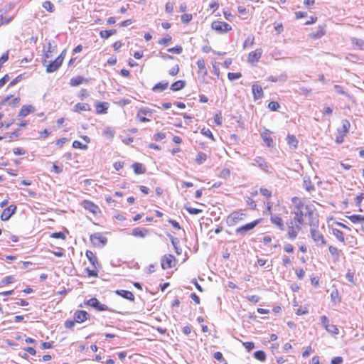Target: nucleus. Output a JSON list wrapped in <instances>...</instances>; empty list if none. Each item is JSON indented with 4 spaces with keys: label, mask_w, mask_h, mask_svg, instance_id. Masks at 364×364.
<instances>
[{
    "label": "nucleus",
    "mask_w": 364,
    "mask_h": 364,
    "mask_svg": "<svg viewBox=\"0 0 364 364\" xmlns=\"http://www.w3.org/2000/svg\"><path fill=\"white\" fill-rule=\"evenodd\" d=\"M115 293L117 295H119L130 301H134V296L132 294V292L130 291L120 289V290H117L115 291Z\"/></svg>",
    "instance_id": "16"
},
{
    "label": "nucleus",
    "mask_w": 364,
    "mask_h": 364,
    "mask_svg": "<svg viewBox=\"0 0 364 364\" xmlns=\"http://www.w3.org/2000/svg\"><path fill=\"white\" fill-rule=\"evenodd\" d=\"M303 186L309 193H311V191L314 190V184L311 182L309 178H306V177L304 178Z\"/></svg>",
    "instance_id": "34"
},
{
    "label": "nucleus",
    "mask_w": 364,
    "mask_h": 364,
    "mask_svg": "<svg viewBox=\"0 0 364 364\" xmlns=\"http://www.w3.org/2000/svg\"><path fill=\"white\" fill-rule=\"evenodd\" d=\"M171 41H172L171 36L167 35L164 38L160 39L158 43L159 44H161V45H164L165 46H168L170 44Z\"/></svg>",
    "instance_id": "41"
},
{
    "label": "nucleus",
    "mask_w": 364,
    "mask_h": 364,
    "mask_svg": "<svg viewBox=\"0 0 364 364\" xmlns=\"http://www.w3.org/2000/svg\"><path fill=\"white\" fill-rule=\"evenodd\" d=\"M337 224L338 225H341V223H336L333 219H331L329 221H328V224H329V226H331L333 227L334 224ZM332 233L336 235V237L338 239V240L341 241V232L337 229V228H332Z\"/></svg>",
    "instance_id": "20"
},
{
    "label": "nucleus",
    "mask_w": 364,
    "mask_h": 364,
    "mask_svg": "<svg viewBox=\"0 0 364 364\" xmlns=\"http://www.w3.org/2000/svg\"><path fill=\"white\" fill-rule=\"evenodd\" d=\"M207 159V155L205 153L199 152L196 156V161L198 164L200 165L204 163Z\"/></svg>",
    "instance_id": "38"
},
{
    "label": "nucleus",
    "mask_w": 364,
    "mask_h": 364,
    "mask_svg": "<svg viewBox=\"0 0 364 364\" xmlns=\"http://www.w3.org/2000/svg\"><path fill=\"white\" fill-rule=\"evenodd\" d=\"M262 50L259 48L252 51L248 55V61L250 63L257 62L261 58Z\"/></svg>",
    "instance_id": "15"
},
{
    "label": "nucleus",
    "mask_w": 364,
    "mask_h": 364,
    "mask_svg": "<svg viewBox=\"0 0 364 364\" xmlns=\"http://www.w3.org/2000/svg\"><path fill=\"white\" fill-rule=\"evenodd\" d=\"M259 192L262 196H265L266 198H270L272 196V192L265 188H260Z\"/></svg>",
    "instance_id": "52"
},
{
    "label": "nucleus",
    "mask_w": 364,
    "mask_h": 364,
    "mask_svg": "<svg viewBox=\"0 0 364 364\" xmlns=\"http://www.w3.org/2000/svg\"><path fill=\"white\" fill-rule=\"evenodd\" d=\"M117 33V30L116 29H111V30H104V31H101L100 32V36L102 38H104V39H107L109 38L111 36Z\"/></svg>",
    "instance_id": "33"
},
{
    "label": "nucleus",
    "mask_w": 364,
    "mask_h": 364,
    "mask_svg": "<svg viewBox=\"0 0 364 364\" xmlns=\"http://www.w3.org/2000/svg\"><path fill=\"white\" fill-rule=\"evenodd\" d=\"M268 80L271 82H277V81H282L284 82L287 80V75L286 73H282L278 77L276 76H269L268 77Z\"/></svg>",
    "instance_id": "36"
},
{
    "label": "nucleus",
    "mask_w": 364,
    "mask_h": 364,
    "mask_svg": "<svg viewBox=\"0 0 364 364\" xmlns=\"http://www.w3.org/2000/svg\"><path fill=\"white\" fill-rule=\"evenodd\" d=\"M197 66L198 68V73L203 75V76L207 75V69L205 68V61L203 59H198L196 62Z\"/></svg>",
    "instance_id": "23"
},
{
    "label": "nucleus",
    "mask_w": 364,
    "mask_h": 364,
    "mask_svg": "<svg viewBox=\"0 0 364 364\" xmlns=\"http://www.w3.org/2000/svg\"><path fill=\"white\" fill-rule=\"evenodd\" d=\"M16 205H10L9 207L4 209L1 215V220L3 221H6L10 219V218L15 213L16 210Z\"/></svg>",
    "instance_id": "9"
},
{
    "label": "nucleus",
    "mask_w": 364,
    "mask_h": 364,
    "mask_svg": "<svg viewBox=\"0 0 364 364\" xmlns=\"http://www.w3.org/2000/svg\"><path fill=\"white\" fill-rule=\"evenodd\" d=\"M252 91L255 100L261 99L264 95L262 87L256 83L252 85Z\"/></svg>",
    "instance_id": "14"
},
{
    "label": "nucleus",
    "mask_w": 364,
    "mask_h": 364,
    "mask_svg": "<svg viewBox=\"0 0 364 364\" xmlns=\"http://www.w3.org/2000/svg\"><path fill=\"white\" fill-rule=\"evenodd\" d=\"M83 207L93 214H97L100 210L99 207L97 205L89 200L83 201Z\"/></svg>",
    "instance_id": "17"
},
{
    "label": "nucleus",
    "mask_w": 364,
    "mask_h": 364,
    "mask_svg": "<svg viewBox=\"0 0 364 364\" xmlns=\"http://www.w3.org/2000/svg\"><path fill=\"white\" fill-rule=\"evenodd\" d=\"M90 241L94 246H104L107 243V240L100 233H94L90 235Z\"/></svg>",
    "instance_id": "8"
},
{
    "label": "nucleus",
    "mask_w": 364,
    "mask_h": 364,
    "mask_svg": "<svg viewBox=\"0 0 364 364\" xmlns=\"http://www.w3.org/2000/svg\"><path fill=\"white\" fill-rule=\"evenodd\" d=\"M299 230V228L298 226H297L296 229L295 228H294L292 225L289 226V230H288V232H287V236H288L289 239H290L291 240H294L297 236Z\"/></svg>",
    "instance_id": "29"
},
{
    "label": "nucleus",
    "mask_w": 364,
    "mask_h": 364,
    "mask_svg": "<svg viewBox=\"0 0 364 364\" xmlns=\"http://www.w3.org/2000/svg\"><path fill=\"white\" fill-rule=\"evenodd\" d=\"M245 217L246 213H245L242 210L233 211L228 215L226 218V223L228 226H235L238 223L244 220Z\"/></svg>",
    "instance_id": "2"
},
{
    "label": "nucleus",
    "mask_w": 364,
    "mask_h": 364,
    "mask_svg": "<svg viewBox=\"0 0 364 364\" xmlns=\"http://www.w3.org/2000/svg\"><path fill=\"white\" fill-rule=\"evenodd\" d=\"M185 209L191 215H197L203 212L201 209L185 206Z\"/></svg>",
    "instance_id": "43"
},
{
    "label": "nucleus",
    "mask_w": 364,
    "mask_h": 364,
    "mask_svg": "<svg viewBox=\"0 0 364 364\" xmlns=\"http://www.w3.org/2000/svg\"><path fill=\"white\" fill-rule=\"evenodd\" d=\"M165 10L167 13H172L173 10V5L170 2H167L165 6Z\"/></svg>",
    "instance_id": "63"
},
{
    "label": "nucleus",
    "mask_w": 364,
    "mask_h": 364,
    "mask_svg": "<svg viewBox=\"0 0 364 364\" xmlns=\"http://www.w3.org/2000/svg\"><path fill=\"white\" fill-rule=\"evenodd\" d=\"M211 27L213 30L218 31V33H226L232 29V27L230 24L226 22L215 21L212 23Z\"/></svg>",
    "instance_id": "5"
},
{
    "label": "nucleus",
    "mask_w": 364,
    "mask_h": 364,
    "mask_svg": "<svg viewBox=\"0 0 364 364\" xmlns=\"http://www.w3.org/2000/svg\"><path fill=\"white\" fill-rule=\"evenodd\" d=\"M326 330L329 333H333L338 334L339 332L338 328L333 324H329L328 326L326 328Z\"/></svg>",
    "instance_id": "50"
},
{
    "label": "nucleus",
    "mask_w": 364,
    "mask_h": 364,
    "mask_svg": "<svg viewBox=\"0 0 364 364\" xmlns=\"http://www.w3.org/2000/svg\"><path fill=\"white\" fill-rule=\"evenodd\" d=\"M252 163V165L259 166L263 171L266 173H270L269 166L265 160L259 156L256 157Z\"/></svg>",
    "instance_id": "11"
},
{
    "label": "nucleus",
    "mask_w": 364,
    "mask_h": 364,
    "mask_svg": "<svg viewBox=\"0 0 364 364\" xmlns=\"http://www.w3.org/2000/svg\"><path fill=\"white\" fill-rule=\"evenodd\" d=\"M354 273L351 272H348L346 274V279L351 284V285H355V282L353 279Z\"/></svg>",
    "instance_id": "51"
},
{
    "label": "nucleus",
    "mask_w": 364,
    "mask_h": 364,
    "mask_svg": "<svg viewBox=\"0 0 364 364\" xmlns=\"http://www.w3.org/2000/svg\"><path fill=\"white\" fill-rule=\"evenodd\" d=\"M35 111L34 107L32 105H23L20 109L18 117H26L29 113L33 112Z\"/></svg>",
    "instance_id": "19"
},
{
    "label": "nucleus",
    "mask_w": 364,
    "mask_h": 364,
    "mask_svg": "<svg viewBox=\"0 0 364 364\" xmlns=\"http://www.w3.org/2000/svg\"><path fill=\"white\" fill-rule=\"evenodd\" d=\"M89 314L82 310L76 311L74 314L75 321L77 323H82L86 321L89 318Z\"/></svg>",
    "instance_id": "12"
},
{
    "label": "nucleus",
    "mask_w": 364,
    "mask_h": 364,
    "mask_svg": "<svg viewBox=\"0 0 364 364\" xmlns=\"http://www.w3.org/2000/svg\"><path fill=\"white\" fill-rule=\"evenodd\" d=\"M108 103L107 102H97L96 104L97 114H105L107 112Z\"/></svg>",
    "instance_id": "22"
},
{
    "label": "nucleus",
    "mask_w": 364,
    "mask_h": 364,
    "mask_svg": "<svg viewBox=\"0 0 364 364\" xmlns=\"http://www.w3.org/2000/svg\"><path fill=\"white\" fill-rule=\"evenodd\" d=\"M168 82H161L156 84L153 87L152 90L154 92H162L168 87Z\"/></svg>",
    "instance_id": "30"
},
{
    "label": "nucleus",
    "mask_w": 364,
    "mask_h": 364,
    "mask_svg": "<svg viewBox=\"0 0 364 364\" xmlns=\"http://www.w3.org/2000/svg\"><path fill=\"white\" fill-rule=\"evenodd\" d=\"M329 252L333 257V260L334 262H338L339 259V252H338V249L335 247L330 246Z\"/></svg>",
    "instance_id": "37"
},
{
    "label": "nucleus",
    "mask_w": 364,
    "mask_h": 364,
    "mask_svg": "<svg viewBox=\"0 0 364 364\" xmlns=\"http://www.w3.org/2000/svg\"><path fill=\"white\" fill-rule=\"evenodd\" d=\"M270 221L272 224L276 225L280 230H284V224L283 220L278 215L271 214Z\"/></svg>",
    "instance_id": "13"
},
{
    "label": "nucleus",
    "mask_w": 364,
    "mask_h": 364,
    "mask_svg": "<svg viewBox=\"0 0 364 364\" xmlns=\"http://www.w3.org/2000/svg\"><path fill=\"white\" fill-rule=\"evenodd\" d=\"M268 107L272 111H277L280 107V105L277 102L272 101L269 103Z\"/></svg>",
    "instance_id": "48"
},
{
    "label": "nucleus",
    "mask_w": 364,
    "mask_h": 364,
    "mask_svg": "<svg viewBox=\"0 0 364 364\" xmlns=\"http://www.w3.org/2000/svg\"><path fill=\"white\" fill-rule=\"evenodd\" d=\"M317 223L318 220H316L315 221L311 220L309 222V225L311 227V235L314 241L316 242L317 245H323L326 244V241L323 235L316 229Z\"/></svg>",
    "instance_id": "3"
},
{
    "label": "nucleus",
    "mask_w": 364,
    "mask_h": 364,
    "mask_svg": "<svg viewBox=\"0 0 364 364\" xmlns=\"http://www.w3.org/2000/svg\"><path fill=\"white\" fill-rule=\"evenodd\" d=\"M84 81H87L82 76H76L75 77L71 78L70 80V85L73 87L78 86L82 84Z\"/></svg>",
    "instance_id": "35"
},
{
    "label": "nucleus",
    "mask_w": 364,
    "mask_h": 364,
    "mask_svg": "<svg viewBox=\"0 0 364 364\" xmlns=\"http://www.w3.org/2000/svg\"><path fill=\"white\" fill-rule=\"evenodd\" d=\"M166 137V134L163 132H158L154 134V139L156 141H160Z\"/></svg>",
    "instance_id": "56"
},
{
    "label": "nucleus",
    "mask_w": 364,
    "mask_h": 364,
    "mask_svg": "<svg viewBox=\"0 0 364 364\" xmlns=\"http://www.w3.org/2000/svg\"><path fill=\"white\" fill-rule=\"evenodd\" d=\"M287 144L290 146V148L296 149L298 145V140L294 135L288 134Z\"/></svg>",
    "instance_id": "24"
},
{
    "label": "nucleus",
    "mask_w": 364,
    "mask_h": 364,
    "mask_svg": "<svg viewBox=\"0 0 364 364\" xmlns=\"http://www.w3.org/2000/svg\"><path fill=\"white\" fill-rule=\"evenodd\" d=\"M242 77V74L240 73H228V78L230 80H234L236 79H239Z\"/></svg>",
    "instance_id": "45"
},
{
    "label": "nucleus",
    "mask_w": 364,
    "mask_h": 364,
    "mask_svg": "<svg viewBox=\"0 0 364 364\" xmlns=\"http://www.w3.org/2000/svg\"><path fill=\"white\" fill-rule=\"evenodd\" d=\"M191 19H192V15L191 14H185L181 16V21L183 23H188L189 21H191Z\"/></svg>",
    "instance_id": "55"
},
{
    "label": "nucleus",
    "mask_w": 364,
    "mask_h": 364,
    "mask_svg": "<svg viewBox=\"0 0 364 364\" xmlns=\"http://www.w3.org/2000/svg\"><path fill=\"white\" fill-rule=\"evenodd\" d=\"M248 301L252 302V303H257L259 302L260 298L257 295H251L247 296Z\"/></svg>",
    "instance_id": "58"
},
{
    "label": "nucleus",
    "mask_w": 364,
    "mask_h": 364,
    "mask_svg": "<svg viewBox=\"0 0 364 364\" xmlns=\"http://www.w3.org/2000/svg\"><path fill=\"white\" fill-rule=\"evenodd\" d=\"M255 37L254 36H248L243 43V48H246L249 46H252L254 44Z\"/></svg>",
    "instance_id": "42"
},
{
    "label": "nucleus",
    "mask_w": 364,
    "mask_h": 364,
    "mask_svg": "<svg viewBox=\"0 0 364 364\" xmlns=\"http://www.w3.org/2000/svg\"><path fill=\"white\" fill-rule=\"evenodd\" d=\"M246 202L252 208V209H256L257 204L251 198H248Z\"/></svg>",
    "instance_id": "64"
},
{
    "label": "nucleus",
    "mask_w": 364,
    "mask_h": 364,
    "mask_svg": "<svg viewBox=\"0 0 364 364\" xmlns=\"http://www.w3.org/2000/svg\"><path fill=\"white\" fill-rule=\"evenodd\" d=\"M201 134L209 137L213 141H215V138H214L211 131L209 129H205V128L202 129Z\"/></svg>",
    "instance_id": "47"
},
{
    "label": "nucleus",
    "mask_w": 364,
    "mask_h": 364,
    "mask_svg": "<svg viewBox=\"0 0 364 364\" xmlns=\"http://www.w3.org/2000/svg\"><path fill=\"white\" fill-rule=\"evenodd\" d=\"M183 50V48L181 46H176L175 47L171 48L168 49V52L180 54Z\"/></svg>",
    "instance_id": "46"
},
{
    "label": "nucleus",
    "mask_w": 364,
    "mask_h": 364,
    "mask_svg": "<svg viewBox=\"0 0 364 364\" xmlns=\"http://www.w3.org/2000/svg\"><path fill=\"white\" fill-rule=\"evenodd\" d=\"M85 304L90 306L93 307L94 309H97L99 311H112L111 309L108 308V306L105 304H101L99 300L95 298H91L89 300H87Z\"/></svg>",
    "instance_id": "6"
},
{
    "label": "nucleus",
    "mask_w": 364,
    "mask_h": 364,
    "mask_svg": "<svg viewBox=\"0 0 364 364\" xmlns=\"http://www.w3.org/2000/svg\"><path fill=\"white\" fill-rule=\"evenodd\" d=\"M324 35V32L322 30L318 31L316 33H312L311 34L313 38H319Z\"/></svg>",
    "instance_id": "62"
},
{
    "label": "nucleus",
    "mask_w": 364,
    "mask_h": 364,
    "mask_svg": "<svg viewBox=\"0 0 364 364\" xmlns=\"http://www.w3.org/2000/svg\"><path fill=\"white\" fill-rule=\"evenodd\" d=\"M150 109L149 108H141L138 111V113L136 114V117L139 119L141 122H149V119L146 117V115L149 113H150Z\"/></svg>",
    "instance_id": "18"
},
{
    "label": "nucleus",
    "mask_w": 364,
    "mask_h": 364,
    "mask_svg": "<svg viewBox=\"0 0 364 364\" xmlns=\"http://www.w3.org/2000/svg\"><path fill=\"white\" fill-rule=\"evenodd\" d=\"M230 171L228 168H223L220 173V177L227 178L230 176Z\"/></svg>",
    "instance_id": "53"
},
{
    "label": "nucleus",
    "mask_w": 364,
    "mask_h": 364,
    "mask_svg": "<svg viewBox=\"0 0 364 364\" xmlns=\"http://www.w3.org/2000/svg\"><path fill=\"white\" fill-rule=\"evenodd\" d=\"M86 257H87L88 260L90 262V263L93 265L95 268H97L96 264H98L97 258L95 256V255L90 250L86 251Z\"/></svg>",
    "instance_id": "25"
},
{
    "label": "nucleus",
    "mask_w": 364,
    "mask_h": 364,
    "mask_svg": "<svg viewBox=\"0 0 364 364\" xmlns=\"http://www.w3.org/2000/svg\"><path fill=\"white\" fill-rule=\"evenodd\" d=\"M243 346L245 347V348L248 351L252 350L255 348V343L253 342H245V343H243Z\"/></svg>",
    "instance_id": "61"
},
{
    "label": "nucleus",
    "mask_w": 364,
    "mask_h": 364,
    "mask_svg": "<svg viewBox=\"0 0 364 364\" xmlns=\"http://www.w3.org/2000/svg\"><path fill=\"white\" fill-rule=\"evenodd\" d=\"M331 299L334 306H337L339 304L341 299L339 296V292L337 289H335L331 292Z\"/></svg>",
    "instance_id": "32"
},
{
    "label": "nucleus",
    "mask_w": 364,
    "mask_h": 364,
    "mask_svg": "<svg viewBox=\"0 0 364 364\" xmlns=\"http://www.w3.org/2000/svg\"><path fill=\"white\" fill-rule=\"evenodd\" d=\"M171 242L172 245L173 246L175 251L177 255H181L182 253V250L178 247L180 241L178 238L174 237L173 236H170Z\"/></svg>",
    "instance_id": "31"
},
{
    "label": "nucleus",
    "mask_w": 364,
    "mask_h": 364,
    "mask_svg": "<svg viewBox=\"0 0 364 364\" xmlns=\"http://www.w3.org/2000/svg\"><path fill=\"white\" fill-rule=\"evenodd\" d=\"M64 56H58L53 61L50 62L46 66L47 73H53L56 71L62 65Z\"/></svg>",
    "instance_id": "7"
},
{
    "label": "nucleus",
    "mask_w": 364,
    "mask_h": 364,
    "mask_svg": "<svg viewBox=\"0 0 364 364\" xmlns=\"http://www.w3.org/2000/svg\"><path fill=\"white\" fill-rule=\"evenodd\" d=\"M73 146L75 149H87V146L86 144H82L80 141L75 140L73 143Z\"/></svg>",
    "instance_id": "44"
},
{
    "label": "nucleus",
    "mask_w": 364,
    "mask_h": 364,
    "mask_svg": "<svg viewBox=\"0 0 364 364\" xmlns=\"http://www.w3.org/2000/svg\"><path fill=\"white\" fill-rule=\"evenodd\" d=\"M348 218L353 223H357L364 221V217L360 215H353L348 216Z\"/></svg>",
    "instance_id": "39"
},
{
    "label": "nucleus",
    "mask_w": 364,
    "mask_h": 364,
    "mask_svg": "<svg viewBox=\"0 0 364 364\" xmlns=\"http://www.w3.org/2000/svg\"><path fill=\"white\" fill-rule=\"evenodd\" d=\"M136 174H142L146 172V168L142 164L134 163L132 165Z\"/></svg>",
    "instance_id": "27"
},
{
    "label": "nucleus",
    "mask_w": 364,
    "mask_h": 364,
    "mask_svg": "<svg viewBox=\"0 0 364 364\" xmlns=\"http://www.w3.org/2000/svg\"><path fill=\"white\" fill-rule=\"evenodd\" d=\"M43 6L48 11L52 12L53 11L54 6L51 2L48 1L43 2Z\"/></svg>",
    "instance_id": "49"
},
{
    "label": "nucleus",
    "mask_w": 364,
    "mask_h": 364,
    "mask_svg": "<svg viewBox=\"0 0 364 364\" xmlns=\"http://www.w3.org/2000/svg\"><path fill=\"white\" fill-rule=\"evenodd\" d=\"M321 322L322 326L325 328H326L327 326H328V325H329V320L326 316H322L321 317Z\"/></svg>",
    "instance_id": "57"
},
{
    "label": "nucleus",
    "mask_w": 364,
    "mask_h": 364,
    "mask_svg": "<svg viewBox=\"0 0 364 364\" xmlns=\"http://www.w3.org/2000/svg\"><path fill=\"white\" fill-rule=\"evenodd\" d=\"M294 220L299 225H301L304 223L305 218H308L309 223L311 220L315 221L317 218L314 216V214L311 208L308 205L303 203H299L296 205L294 210Z\"/></svg>",
    "instance_id": "1"
},
{
    "label": "nucleus",
    "mask_w": 364,
    "mask_h": 364,
    "mask_svg": "<svg viewBox=\"0 0 364 364\" xmlns=\"http://www.w3.org/2000/svg\"><path fill=\"white\" fill-rule=\"evenodd\" d=\"M261 221V219H257L250 223L245 224L235 230L237 235L245 236L249 231L254 229Z\"/></svg>",
    "instance_id": "4"
},
{
    "label": "nucleus",
    "mask_w": 364,
    "mask_h": 364,
    "mask_svg": "<svg viewBox=\"0 0 364 364\" xmlns=\"http://www.w3.org/2000/svg\"><path fill=\"white\" fill-rule=\"evenodd\" d=\"M73 110L77 112H80L81 111H88L90 110V107L87 103H77L74 106Z\"/></svg>",
    "instance_id": "28"
},
{
    "label": "nucleus",
    "mask_w": 364,
    "mask_h": 364,
    "mask_svg": "<svg viewBox=\"0 0 364 364\" xmlns=\"http://www.w3.org/2000/svg\"><path fill=\"white\" fill-rule=\"evenodd\" d=\"M255 358L259 361H264L266 360V354L262 350H257L254 353Z\"/></svg>",
    "instance_id": "40"
},
{
    "label": "nucleus",
    "mask_w": 364,
    "mask_h": 364,
    "mask_svg": "<svg viewBox=\"0 0 364 364\" xmlns=\"http://www.w3.org/2000/svg\"><path fill=\"white\" fill-rule=\"evenodd\" d=\"M149 233V230L145 228H136L132 230V235L134 237H144Z\"/></svg>",
    "instance_id": "21"
},
{
    "label": "nucleus",
    "mask_w": 364,
    "mask_h": 364,
    "mask_svg": "<svg viewBox=\"0 0 364 364\" xmlns=\"http://www.w3.org/2000/svg\"><path fill=\"white\" fill-rule=\"evenodd\" d=\"M51 237L57 239H65V235L62 232H54L51 235Z\"/></svg>",
    "instance_id": "54"
},
{
    "label": "nucleus",
    "mask_w": 364,
    "mask_h": 364,
    "mask_svg": "<svg viewBox=\"0 0 364 364\" xmlns=\"http://www.w3.org/2000/svg\"><path fill=\"white\" fill-rule=\"evenodd\" d=\"M296 274L299 279H302L304 277L305 272L303 269H299L296 270Z\"/></svg>",
    "instance_id": "59"
},
{
    "label": "nucleus",
    "mask_w": 364,
    "mask_h": 364,
    "mask_svg": "<svg viewBox=\"0 0 364 364\" xmlns=\"http://www.w3.org/2000/svg\"><path fill=\"white\" fill-rule=\"evenodd\" d=\"M179 72V67L178 65H176V66L173 67L168 72V73L171 75H176L178 74V73Z\"/></svg>",
    "instance_id": "60"
},
{
    "label": "nucleus",
    "mask_w": 364,
    "mask_h": 364,
    "mask_svg": "<svg viewBox=\"0 0 364 364\" xmlns=\"http://www.w3.org/2000/svg\"><path fill=\"white\" fill-rule=\"evenodd\" d=\"M186 85V82L184 80H178L174 82L171 85V90L173 91H179L182 90Z\"/></svg>",
    "instance_id": "26"
},
{
    "label": "nucleus",
    "mask_w": 364,
    "mask_h": 364,
    "mask_svg": "<svg viewBox=\"0 0 364 364\" xmlns=\"http://www.w3.org/2000/svg\"><path fill=\"white\" fill-rule=\"evenodd\" d=\"M175 262V257L173 255H164L161 259V267L164 269L171 268L174 266Z\"/></svg>",
    "instance_id": "10"
}]
</instances>
